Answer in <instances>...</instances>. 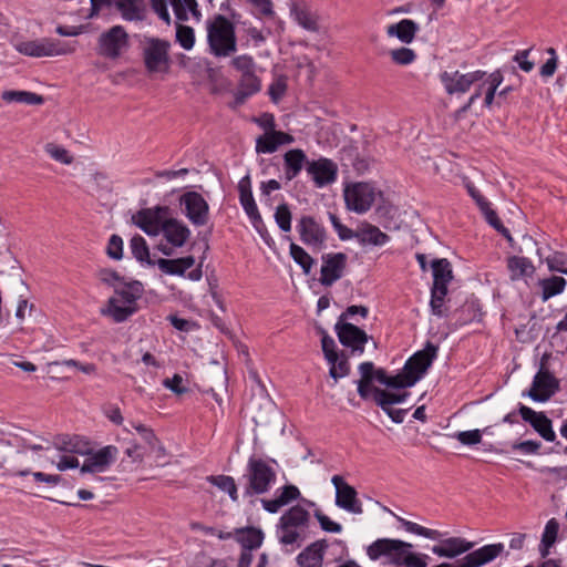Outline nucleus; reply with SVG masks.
<instances>
[{
  "label": "nucleus",
  "mask_w": 567,
  "mask_h": 567,
  "mask_svg": "<svg viewBox=\"0 0 567 567\" xmlns=\"http://www.w3.org/2000/svg\"><path fill=\"white\" fill-rule=\"evenodd\" d=\"M412 544L394 538H378L367 547L371 560H381L384 566L427 567V555L412 551Z\"/></svg>",
  "instance_id": "obj_1"
},
{
  "label": "nucleus",
  "mask_w": 567,
  "mask_h": 567,
  "mask_svg": "<svg viewBox=\"0 0 567 567\" xmlns=\"http://www.w3.org/2000/svg\"><path fill=\"white\" fill-rule=\"evenodd\" d=\"M271 463L275 460H264L256 455L248 458L246 472L243 475L244 496L254 497L268 493L277 481V473Z\"/></svg>",
  "instance_id": "obj_2"
},
{
  "label": "nucleus",
  "mask_w": 567,
  "mask_h": 567,
  "mask_svg": "<svg viewBox=\"0 0 567 567\" xmlns=\"http://www.w3.org/2000/svg\"><path fill=\"white\" fill-rule=\"evenodd\" d=\"M207 43L210 54L228 58L237 51L235 25L223 14H216L207 21Z\"/></svg>",
  "instance_id": "obj_3"
},
{
  "label": "nucleus",
  "mask_w": 567,
  "mask_h": 567,
  "mask_svg": "<svg viewBox=\"0 0 567 567\" xmlns=\"http://www.w3.org/2000/svg\"><path fill=\"white\" fill-rule=\"evenodd\" d=\"M16 50L25 56L44 58L71 54L75 43L63 42L52 38L24 40L16 44Z\"/></svg>",
  "instance_id": "obj_4"
},
{
  "label": "nucleus",
  "mask_w": 567,
  "mask_h": 567,
  "mask_svg": "<svg viewBox=\"0 0 567 567\" xmlns=\"http://www.w3.org/2000/svg\"><path fill=\"white\" fill-rule=\"evenodd\" d=\"M130 48V35L122 25H113L97 39L96 52L110 60L118 59Z\"/></svg>",
  "instance_id": "obj_5"
},
{
  "label": "nucleus",
  "mask_w": 567,
  "mask_h": 567,
  "mask_svg": "<svg viewBox=\"0 0 567 567\" xmlns=\"http://www.w3.org/2000/svg\"><path fill=\"white\" fill-rule=\"evenodd\" d=\"M169 42L157 38L147 39L143 49L144 64L150 73H167L171 66Z\"/></svg>",
  "instance_id": "obj_6"
},
{
  "label": "nucleus",
  "mask_w": 567,
  "mask_h": 567,
  "mask_svg": "<svg viewBox=\"0 0 567 567\" xmlns=\"http://www.w3.org/2000/svg\"><path fill=\"white\" fill-rule=\"evenodd\" d=\"M161 233L166 244H159L157 249L165 256H172L174 249L183 247L190 236L189 228L176 218L165 219Z\"/></svg>",
  "instance_id": "obj_7"
},
{
  "label": "nucleus",
  "mask_w": 567,
  "mask_h": 567,
  "mask_svg": "<svg viewBox=\"0 0 567 567\" xmlns=\"http://www.w3.org/2000/svg\"><path fill=\"white\" fill-rule=\"evenodd\" d=\"M375 199V192L369 183H355L344 189V200L349 210L362 214L368 212Z\"/></svg>",
  "instance_id": "obj_8"
},
{
  "label": "nucleus",
  "mask_w": 567,
  "mask_h": 567,
  "mask_svg": "<svg viewBox=\"0 0 567 567\" xmlns=\"http://www.w3.org/2000/svg\"><path fill=\"white\" fill-rule=\"evenodd\" d=\"M439 347L427 342L424 349L415 352L408 359L403 369L411 377V382H417L423 378L437 355Z\"/></svg>",
  "instance_id": "obj_9"
},
{
  "label": "nucleus",
  "mask_w": 567,
  "mask_h": 567,
  "mask_svg": "<svg viewBox=\"0 0 567 567\" xmlns=\"http://www.w3.org/2000/svg\"><path fill=\"white\" fill-rule=\"evenodd\" d=\"M296 228L300 240L308 247L316 250L324 247L327 240L326 229L312 216H302L298 220Z\"/></svg>",
  "instance_id": "obj_10"
},
{
  "label": "nucleus",
  "mask_w": 567,
  "mask_h": 567,
  "mask_svg": "<svg viewBox=\"0 0 567 567\" xmlns=\"http://www.w3.org/2000/svg\"><path fill=\"white\" fill-rule=\"evenodd\" d=\"M559 390V380L556 379L548 370L543 368L534 377L533 383L526 393L536 402L548 401Z\"/></svg>",
  "instance_id": "obj_11"
},
{
  "label": "nucleus",
  "mask_w": 567,
  "mask_h": 567,
  "mask_svg": "<svg viewBox=\"0 0 567 567\" xmlns=\"http://www.w3.org/2000/svg\"><path fill=\"white\" fill-rule=\"evenodd\" d=\"M331 483L336 487L337 506L352 514L363 513L362 504L358 499V493L353 486L344 482L340 475H333Z\"/></svg>",
  "instance_id": "obj_12"
},
{
  "label": "nucleus",
  "mask_w": 567,
  "mask_h": 567,
  "mask_svg": "<svg viewBox=\"0 0 567 567\" xmlns=\"http://www.w3.org/2000/svg\"><path fill=\"white\" fill-rule=\"evenodd\" d=\"M485 72L477 70L466 74H462L458 71L441 73L440 79L444 85L447 94L465 93L470 90L471 85L475 82L481 81L485 76Z\"/></svg>",
  "instance_id": "obj_13"
},
{
  "label": "nucleus",
  "mask_w": 567,
  "mask_h": 567,
  "mask_svg": "<svg viewBox=\"0 0 567 567\" xmlns=\"http://www.w3.org/2000/svg\"><path fill=\"white\" fill-rule=\"evenodd\" d=\"M185 215L195 226H204L208 221L209 207L205 198L197 192H187L181 197Z\"/></svg>",
  "instance_id": "obj_14"
},
{
  "label": "nucleus",
  "mask_w": 567,
  "mask_h": 567,
  "mask_svg": "<svg viewBox=\"0 0 567 567\" xmlns=\"http://www.w3.org/2000/svg\"><path fill=\"white\" fill-rule=\"evenodd\" d=\"M118 450L113 445L104 446L95 452H89L85 454L86 458L83 462L80 471L81 473H102L106 471L112 463L115 462Z\"/></svg>",
  "instance_id": "obj_15"
},
{
  "label": "nucleus",
  "mask_w": 567,
  "mask_h": 567,
  "mask_svg": "<svg viewBox=\"0 0 567 567\" xmlns=\"http://www.w3.org/2000/svg\"><path fill=\"white\" fill-rule=\"evenodd\" d=\"M321 259L320 282L330 287L343 276L348 257L343 252H330L322 255Z\"/></svg>",
  "instance_id": "obj_16"
},
{
  "label": "nucleus",
  "mask_w": 567,
  "mask_h": 567,
  "mask_svg": "<svg viewBox=\"0 0 567 567\" xmlns=\"http://www.w3.org/2000/svg\"><path fill=\"white\" fill-rule=\"evenodd\" d=\"M290 16L302 29L317 33L320 31V16L303 0H291L289 3Z\"/></svg>",
  "instance_id": "obj_17"
},
{
  "label": "nucleus",
  "mask_w": 567,
  "mask_h": 567,
  "mask_svg": "<svg viewBox=\"0 0 567 567\" xmlns=\"http://www.w3.org/2000/svg\"><path fill=\"white\" fill-rule=\"evenodd\" d=\"M359 372L361 374L360 380L357 382L358 384V393L361 399L368 400L373 393V381H378L381 384L388 386L389 375L385 373L383 369H374V364L370 361L362 362L359 365Z\"/></svg>",
  "instance_id": "obj_18"
},
{
  "label": "nucleus",
  "mask_w": 567,
  "mask_h": 567,
  "mask_svg": "<svg viewBox=\"0 0 567 567\" xmlns=\"http://www.w3.org/2000/svg\"><path fill=\"white\" fill-rule=\"evenodd\" d=\"M167 212V207L157 206L155 208H145L133 215V223L140 227L148 236H157L161 234L164 224L163 215Z\"/></svg>",
  "instance_id": "obj_19"
},
{
  "label": "nucleus",
  "mask_w": 567,
  "mask_h": 567,
  "mask_svg": "<svg viewBox=\"0 0 567 567\" xmlns=\"http://www.w3.org/2000/svg\"><path fill=\"white\" fill-rule=\"evenodd\" d=\"M334 329L342 346L351 348L352 352L363 353L369 339L365 331L349 322H337Z\"/></svg>",
  "instance_id": "obj_20"
},
{
  "label": "nucleus",
  "mask_w": 567,
  "mask_h": 567,
  "mask_svg": "<svg viewBox=\"0 0 567 567\" xmlns=\"http://www.w3.org/2000/svg\"><path fill=\"white\" fill-rule=\"evenodd\" d=\"M306 171L317 187H323L333 183L338 175L337 164L326 157L308 162Z\"/></svg>",
  "instance_id": "obj_21"
},
{
  "label": "nucleus",
  "mask_w": 567,
  "mask_h": 567,
  "mask_svg": "<svg viewBox=\"0 0 567 567\" xmlns=\"http://www.w3.org/2000/svg\"><path fill=\"white\" fill-rule=\"evenodd\" d=\"M518 412L522 419L529 423L545 441L554 442L556 440L551 420L544 412H536L524 404H519Z\"/></svg>",
  "instance_id": "obj_22"
},
{
  "label": "nucleus",
  "mask_w": 567,
  "mask_h": 567,
  "mask_svg": "<svg viewBox=\"0 0 567 567\" xmlns=\"http://www.w3.org/2000/svg\"><path fill=\"white\" fill-rule=\"evenodd\" d=\"M326 539H319L308 545L297 556L299 567H322L324 553L328 548Z\"/></svg>",
  "instance_id": "obj_23"
},
{
  "label": "nucleus",
  "mask_w": 567,
  "mask_h": 567,
  "mask_svg": "<svg viewBox=\"0 0 567 567\" xmlns=\"http://www.w3.org/2000/svg\"><path fill=\"white\" fill-rule=\"evenodd\" d=\"M239 202L250 218L251 223L256 226L257 223H261V216L259 214L257 204L252 196L251 182L249 175L244 176L238 183Z\"/></svg>",
  "instance_id": "obj_24"
},
{
  "label": "nucleus",
  "mask_w": 567,
  "mask_h": 567,
  "mask_svg": "<svg viewBox=\"0 0 567 567\" xmlns=\"http://www.w3.org/2000/svg\"><path fill=\"white\" fill-rule=\"evenodd\" d=\"M292 142L293 136L288 133L281 131L266 132L264 135L257 137L256 152L271 154L276 152L279 146L291 144Z\"/></svg>",
  "instance_id": "obj_25"
},
{
  "label": "nucleus",
  "mask_w": 567,
  "mask_h": 567,
  "mask_svg": "<svg viewBox=\"0 0 567 567\" xmlns=\"http://www.w3.org/2000/svg\"><path fill=\"white\" fill-rule=\"evenodd\" d=\"M474 544L461 537L443 539L439 545L433 546L432 551L440 557L454 558L473 548Z\"/></svg>",
  "instance_id": "obj_26"
},
{
  "label": "nucleus",
  "mask_w": 567,
  "mask_h": 567,
  "mask_svg": "<svg viewBox=\"0 0 567 567\" xmlns=\"http://www.w3.org/2000/svg\"><path fill=\"white\" fill-rule=\"evenodd\" d=\"M137 311V306L122 303L118 297H110L105 307L101 309V315L110 317L114 322L126 321Z\"/></svg>",
  "instance_id": "obj_27"
},
{
  "label": "nucleus",
  "mask_w": 567,
  "mask_h": 567,
  "mask_svg": "<svg viewBox=\"0 0 567 567\" xmlns=\"http://www.w3.org/2000/svg\"><path fill=\"white\" fill-rule=\"evenodd\" d=\"M260 90L261 81L256 75L255 71L240 75L237 91L235 92L236 104H243L249 96L258 93Z\"/></svg>",
  "instance_id": "obj_28"
},
{
  "label": "nucleus",
  "mask_w": 567,
  "mask_h": 567,
  "mask_svg": "<svg viewBox=\"0 0 567 567\" xmlns=\"http://www.w3.org/2000/svg\"><path fill=\"white\" fill-rule=\"evenodd\" d=\"M194 256H186L176 259L158 258L156 265L161 271L172 276H184L187 269L195 265Z\"/></svg>",
  "instance_id": "obj_29"
},
{
  "label": "nucleus",
  "mask_w": 567,
  "mask_h": 567,
  "mask_svg": "<svg viewBox=\"0 0 567 567\" xmlns=\"http://www.w3.org/2000/svg\"><path fill=\"white\" fill-rule=\"evenodd\" d=\"M285 176L287 181H292L301 172L303 165L309 162L305 152L300 148L289 150L284 155Z\"/></svg>",
  "instance_id": "obj_30"
},
{
  "label": "nucleus",
  "mask_w": 567,
  "mask_h": 567,
  "mask_svg": "<svg viewBox=\"0 0 567 567\" xmlns=\"http://www.w3.org/2000/svg\"><path fill=\"white\" fill-rule=\"evenodd\" d=\"M419 31V25L413 20L403 19L398 23H393L388 25L386 34L389 37L398 38L402 43H411L416 32Z\"/></svg>",
  "instance_id": "obj_31"
},
{
  "label": "nucleus",
  "mask_w": 567,
  "mask_h": 567,
  "mask_svg": "<svg viewBox=\"0 0 567 567\" xmlns=\"http://www.w3.org/2000/svg\"><path fill=\"white\" fill-rule=\"evenodd\" d=\"M235 539L243 546V550L259 548L264 540V533L256 527H243L235 529Z\"/></svg>",
  "instance_id": "obj_32"
},
{
  "label": "nucleus",
  "mask_w": 567,
  "mask_h": 567,
  "mask_svg": "<svg viewBox=\"0 0 567 567\" xmlns=\"http://www.w3.org/2000/svg\"><path fill=\"white\" fill-rule=\"evenodd\" d=\"M355 238L360 245H373V246H383L389 240L390 237L388 234L380 230L377 226L367 224L363 225L357 233Z\"/></svg>",
  "instance_id": "obj_33"
},
{
  "label": "nucleus",
  "mask_w": 567,
  "mask_h": 567,
  "mask_svg": "<svg viewBox=\"0 0 567 567\" xmlns=\"http://www.w3.org/2000/svg\"><path fill=\"white\" fill-rule=\"evenodd\" d=\"M58 451L70 454L84 455L89 452V443L79 436L61 435L54 441Z\"/></svg>",
  "instance_id": "obj_34"
},
{
  "label": "nucleus",
  "mask_w": 567,
  "mask_h": 567,
  "mask_svg": "<svg viewBox=\"0 0 567 567\" xmlns=\"http://www.w3.org/2000/svg\"><path fill=\"white\" fill-rule=\"evenodd\" d=\"M507 269L511 272L512 280L530 277L535 272L533 262L527 257L519 256H511L507 258Z\"/></svg>",
  "instance_id": "obj_35"
},
{
  "label": "nucleus",
  "mask_w": 567,
  "mask_h": 567,
  "mask_svg": "<svg viewBox=\"0 0 567 567\" xmlns=\"http://www.w3.org/2000/svg\"><path fill=\"white\" fill-rule=\"evenodd\" d=\"M122 284L121 287H115L113 297H118L122 303L137 306L136 301L143 295V285L136 280Z\"/></svg>",
  "instance_id": "obj_36"
},
{
  "label": "nucleus",
  "mask_w": 567,
  "mask_h": 567,
  "mask_svg": "<svg viewBox=\"0 0 567 567\" xmlns=\"http://www.w3.org/2000/svg\"><path fill=\"white\" fill-rule=\"evenodd\" d=\"M114 6L126 21L144 19V6L141 0H116Z\"/></svg>",
  "instance_id": "obj_37"
},
{
  "label": "nucleus",
  "mask_w": 567,
  "mask_h": 567,
  "mask_svg": "<svg viewBox=\"0 0 567 567\" xmlns=\"http://www.w3.org/2000/svg\"><path fill=\"white\" fill-rule=\"evenodd\" d=\"M433 287H446L453 279L451 262L445 259H434L432 261Z\"/></svg>",
  "instance_id": "obj_38"
},
{
  "label": "nucleus",
  "mask_w": 567,
  "mask_h": 567,
  "mask_svg": "<svg viewBox=\"0 0 567 567\" xmlns=\"http://www.w3.org/2000/svg\"><path fill=\"white\" fill-rule=\"evenodd\" d=\"M1 99L7 103H22L28 105H41L44 102L42 95L29 91H3Z\"/></svg>",
  "instance_id": "obj_39"
},
{
  "label": "nucleus",
  "mask_w": 567,
  "mask_h": 567,
  "mask_svg": "<svg viewBox=\"0 0 567 567\" xmlns=\"http://www.w3.org/2000/svg\"><path fill=\"white\" fill-rule=\"evenodd\" d=\"M173 7L174 13L179 21H187L189 14L196 20H199L202 14L197 8L196 0H169Z\"/></svg>",
  "instance_id": "obj_40"
},
{
  "label": "nucleus",
  "mask_w": 567,
  "mask_h": 567,
  "mask_svg": "<svg viewBox=\"0 0 567 567\" xmlns=\"http://www.w3.org/2000/svg\"><path fill=\"white\" fill-rule=\"evenodd\" d=\"M310 515L302 506L296 505L288 509L281 517L280 522H284L288 526L305 528L308 526Z\"/></svg>",
  "instance_id": "obj_41"
},
{
  "label": "nucleus",
  "mask_w": 567,
  "mask_h": 567,
  "mask_svg": "<svg viewBox=\"0 0 567 567\" xmlns=\"http://www.w3.org/2000/svg\"><path fill=\"white\" fill-rule=\"evenodd\" d=\"M538 285L542 288V300L547 301L565 290L566 280L563 277L553 276L539 280Z\"/></svg>",
  "instance_id": "obj_42"
},
{
  "label": "nucleus",
  "mask_w": 567,
  "mask_h": 567,
  "mask_svg": "<svg viewBox=\"0 0 567 567\" xmlns=\"http://www.w3.org/2000/svg\"><path fill=\"white\" fill-rule=\"evenodd\" d=\"M371 395L373 396V400L375 401L377 405L383 409V406L391 408L393 404L404 402L406 398L410 395V393H393L379 388H373V393Z\"/></svg>",
  "instance_id": "obj_43"
},
{
  "label": "nucleus",
  "mask_w": 567,
  "mask_h": 567,
  "mask_svg": "<svg viewBox=\"0 0 567 567\" xmlns=\"http://www.w3.org/2000/svg\"><path fill=\"white\" fill-rule=\"evenodd\" d=\"M130 249L134 258L140 262H145L148 266H155L156 260L151 259L150 249L146 240L141 235H135L130 241Z\"/></svg>",
  "instance_id": "obj_44"
},
{
  "label": "nucleus",
  "mask_w": 567,
  "mask_h": 567,
  "mask_svg": "<svg viewBox=\"0 0 567 567\" xmlns=\"http://www.w3.org/2000/svg\"><path fill=\"white\" fill-rule=\"evenodd\" d=\"M206 480L220 491L226 492L233 502L238 501V491L234 477L228 475H209Z\"/></svg>",
  "instance_id": "obj_45"
},
{
  "label": "nucleus",
  "mask_w": 567,
  "mask_h": 567,
  "mask_svg": "<svg viewBox=\"0 0 567 567\" xmlns=\"http://www.w3.org/2000/svg\"><path fill=\"white\" fill-rule=\"evenodd\" d=\"M289 250L295 262L301 267L305 275H309L316 264L315 259L301 246L295 243L290 244Z\"/></svg>",
  "instance_id": "obj_46"
},
{
  "label": "nucleus",
  "mask_w": 567,
  "mask_h": 567,
  "mask_svg": "<svg viewBox=\"0 0 567 567\" xmlns=\"http://www.w3.org/2000/svg\"><path fill=\"white\" fill-rule=\"evenodd\" d=\"M446 287H433L431 288V300L430 307L433 316L439 318L446 317V309L443 307L445 297L447 295Z\"/></svg>",
  "instance_id": "obj_47"
},
{
  "label": "nucleus",
  "mask_w": 567,
  "mask_h": 567,
  "mask_svg": "<svg viewBox=\"0 0 567 567\" xmlns=\"http://www.w3.org/2000/svg\"><path fill=\"white\" fill-rule=\"evenodd\" d=\"M398 520L401 523V525L404 527V529L409 533H413V534L423 536L429 539H439L442 536L441 533L436 529L423 527L416 523L406 520L402 517H398Z\"/></svg>",
  "instance_id": "obj_48"
},
{
  "label": "nucleus",
  "mask_w": 567,
  "mask_h": 567,
  "mask_svg": "<svg viewBox=\"0 0 567 567\" xmlns=\"http://www.w3.org/2000/svg\"><path fill=\"white\" fill-rule=\"evenodd\" d=\"M301 538L299 528L288 526L279 520L278 524V539L282 545H293Z\"/></svg>",
  "instance_id": "obj_49"
},
{
  "label": "nucleus",
  "mask_w": 567,
  "mask_h": 567,
  "mask_svg": "<svg viewBox=\"0 0 567 567\" xmlns=\"http://www.w3.org/2000/svg\"><path fill=\"white\" fill-rule=\"evenodd\" d=\"M481 210L484 214L486 221L493 228H495L499 234H502L508 241L513 240L509 230L506 227H504L496 212L492 209L489 203L486 205V207H483Z\"/></svg>",
  "instance_id": "obj_50"
},
{
  "label": "nucleus",
  "mask_w": 567,
  "mask_h": 567,
  "mask_svg": "<svg viewBox=\"0 0 567 567\" xmlns=\"http://www.w3.org/2000/svg\"><path fill=\"white\" fill-rule=\"evenodd\" d=\"M252 8V13L258 18H274L272 0H245Z\"/></svg>",
  "instance_id": "obj_51"
},
{
  "label": "nucleus",
  "mask_w": 567,
  "mask_h": 567,
  "mask_svg": "<svg viewBox=\"0 0 567 567\" xmlns=\"http://www.w3.org/2000/svg\"><path fill=\"white\" fill-rule=\"evenodd\" d=\"M230 64L240 73V75L256 71V62L254 58L248 54H241L233 58Z\"/></svg>",
  "instance_id": "obj_52"
},
{
  "label": "nucleus",
  "mask_w": 567,
  "mask_h": 567,
  "mask_svg": "<svg viewBox=\"0 0 567 567\" xmlns=\"http://www.w3.org/2000/svg\"><path fill=\"white\" fill-rule=\"evenodd\" d=\"M176 41L185 50L193 49L195 44V33L193 28L184 24H177L176 27Z\"/></svg>",
  "instance_id": "obj_53"
},
{
  "label": "nucleus",
  "mask_w": 567,
  "mask_h": 567,
  "mask_svg": "<svg viewBox=\"0 0 567 567\" xmlns=\"http://www.w3.org/2000/svg\"><path fill=\"white\" fill-rule=\"evenodd\" d=\"M391 60L399 65H409L416 59L415 52L410 48H399L390 51Z\"/></svg>",
  "instance_id": "obj_54"
},
{
  "label": "nucleus",
  "mask_w": 567,
  "mask_h": 567,
  "mask_svg": "<svg viewBox=\"0 0 567 567\" xmlns=\"http://www.w3.org/2000/svg\"><path fill=\"white\" fill-rule=\"evenodd\" d=\"M275 220L282 231H290L291 212L287 204H281L276 208Z\"/></svg>",
  "instance_id": "obj_55"
},
{
  "label": "nucleus",
  "mask_w": 567,
  "mask_h": 567,
  "mask_svg": "<svg viewBox=\"0 0 567 567\" xmlns=\"http://www.w3.org/2000/svg\"><path fill=\"white\" fill-rule=\"evenodd\" d=\"M558 530H559L558 522L555 518L549 519L547 522V524L545 526V530L543 533L542 544L547 548L551 547L557 539Z\"/></svg>",
  "instance_id": "obj_56"
},
{
  "label": "nucleus",
  "mask_w": 567,
  "mask_h": 567,
  "mask_svg": "<svg viewBox=\"0 0 567 567\" xmlns=\"http://www.w3.org/2000/svg\"><path fill=\"white\" fill-rule=\"evenodd\" d=\"M331 364L329 374L337 382L340 378L347 377L350 373V364L346 357L338 358L337 361L329 362Z\"/></svg>",
  "instance_id": "obj_57"
},
{
  "label": "nucleus",
  "mask_w": 567,
  "mask_h": 567,
  "mask_svg": "<svg viewBox=\"0 0 567 567\" xmlns=\"http://www.w3.org/2000/svg\"><path fill=\"white\" fill-rule=\"evenodd\" d=\"M550 271L567 272V257L564 252L556 251L546 258Z\"/></svg>",
  "instance_id": "obj_58"
},
{
  "label": "nucleus",
  "mask_w": 567,
  "mask_h": 567,
  "mask_svg": "<svg viewBox=\"0 0 567 567\" xmlns=\"http://www.w3.org/2000/svg\"><path fill=\"white\" fill-rule=\"evenodd\" d=\"M45 152L55 161L63 163V164H71L73 158L69 154V152L59 145H55L53 143H49L45 145Z\"/></svg>",
  "instance_id": "obj_59"
},
{
  "label": "nucleus",
  "mask_w": 567,
  "mask_h": 567,
  "mask_svg": "<svg viewBox=\"0 0 567 567\" xmlns=\"http://www.w3.org/2000/svg\"><path fill=\"white\" fill-rule=\"evenodd\" d=\"M277 492L279 493L277 497L284 506L300 497L299 488L291 484L282 486Z\"/></svg>",
  "instance_id": "obj_60"
},
{
  "label": "nucleus",
  "mask_w": 567,
  "mask_h": 567,
  "mask_svg": "<svg viewBox=\"0 0 567 567\" xmlns=\"http://www.w3.org/2000/svg\"><path fill=\"white\" fill-rule=\"evenodd\" d=\"M106 254L114 260H120L123 257V239L118 235H112L109 239Z\"/></svg>",
  "instance_id": "obj_61"
},
{
  "label": "nucleus",
  "mask_w": 567,
  "mask_h": 567,
  "mask_svg": "<svg viewBox=\"0 0 567 567\" xmlns=\"http://www.w3.org/2000/svg\"><path fill=\"white\" fill-rule=\"evenodd\" d=\"M482 431L471 430L457 432L454 437L464 445H476L482 442Z\"/></svg>",
  "instance_id": "obj_62"
},
{
  "label": "nucleus",
  "mask_w": 567,
  "mask_h": 567,
  "mask_svg": "<svg viewBox=\"0 0 567 567\" xmlns=\"http://www.w3.org/2000/svg\"><path fill=\"white\" fill-rule=\"evenodd\" d=\"M97 276L103 284L113 287L114 289L117 287L118 282L122 284L124 281L117 271L107 268L101 269L97 272Z\"/></svg>",
  "instance_id": "obj_63"
},
{
  "label": "nucleus",
  "mask_w": 567,
  "mask_h": 567,
  "mask_svg": "<svg viewBox=\"0 0 567 567\" xmlns=\"http://www.w3.org/2000/svg\"><path fill=\"white\" fill-rule=\"evenodd\" d=\"M321 347H322V351L324 353V358L327 359L328 362L338 360V353L336 351V342L327 333H323V336H322Z\"/></svg>",
  "instance_id": "obj_64"
}]
</instances>
